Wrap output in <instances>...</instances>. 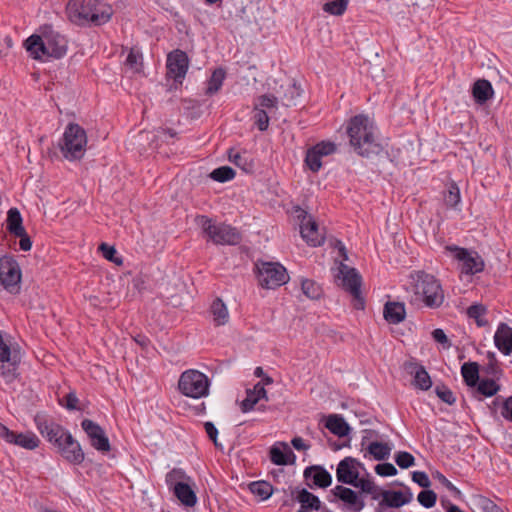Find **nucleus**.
<instances>
[{
	"label": "nucleus",
	"instance_id": "nucleus-28",
	"mask_svg": "<svg viewBox=\"0 0 512 512\" xmlns=\"http://www.w3.org/2000/svg\"><path fill=\"white\" fill-rule=\"evenodd\" d=\"M493 93V87L486 79H479L473 85L472 94L478 104L486 103L493 96Z\"/></svg>",
	"mask_w": 512,
	"mask_h": 512
},
{
	"label": "nucleus",
	"instance_id": "nucleus-52",
	"mask_svg": "<svg viewBox=\"0 0 512 512\" xmlns=\"http://www.w3.org/2000/svg\"><path fill=\"white\" fill-rule=\"evenodd\" d=\"M141 59L142 55L138 51L131 49L126 58V65L134 71L139 72L142 67V62L140 61Z\"/></svg>",
	"mask_w": 512,
	"mask_h": 512
},
{
	"label": "nucleus",
	"instance_id": "nucleus-44",
	"mask_svg": "<svg viewBox=\"0 0 512 512\" xmlns=\"http://www.w3.org/2000/svg\"><path fill=\"white\" fill-rule=\"evenodd\" d=\"M322 156L313 147L309 148L305 156V164L312 172H318L322 167Z\"/></svg>",
	"mask_w": 512,
	"mask_h": 512
},
{
	"label": "nucleus",
	"instance_id": "nucleus-11",
	"mask_svg": "<svg viewBox=\"0 0 512 512\" xmlns=\"http://www.w3.org/2000/svg\"><path fill=\"white\" fill-rule=\"evenodd\" d=\"M35 425L40 434L53 444L56 448L61 445L62 440L69 433L60 424L44 413H37L34 417Z\"/></svg>",
	"mask_w": 512,
	"mask_h": 512
},
{
	"label": "nucleus",
	"instance_id": "nucleus-55",
	"mask_svg": "<svg viewBox=\"0 0 512 512\" xmlns=\"http://www.w3.org/2000/svg\"><path fill=\"white\" fill-rule=\"evenodd\" d=\"M59 403L68 410H77L79 399L76 396L75 392H70L62 400H60Z\"/></svg>",
	"mask_w": 512,
	"mask_h": 512
},
{
	"label": "nucleus",
	"instance_id": "nucleus-46",
	"mask_svg": "<svg viewBox=\"0 0 512 512\" xmlns=\"http://www.w3.org/2000/svg\"><path fill=\"white\" fill-rule=\"evenodd\" d=\"M460 190L456 183H451L448 187L447 193L444 195V200L447 206L456 208L460 202Z\"/></svg>",
	"mask_w": 512,
	"mask_h": 512
},
{
	"label": "nucleus",
	"instance_id": "nucleus-57",
	"mask_svg": "<svg viewBox=\"0 0 512 512\" xmlns=\"http://www.w3.org/2000/svg\"><path fill=\"white\" fill-rule=\"evenodd\" d=\"M313 148L315 151L319 152L322 157L328 156L334 153L336 150V146L334 143L325 141L316 144L315 146H313Z\"/></svg>",
	"mask_w": 512,
	"mask_h": 512
},
{
	"label": "nucleus",
	"instance_id": "nucleus-7",
	"mask_svg": "<svg viewBox=\"0 0 512 512\" xmlns=\"http://www.w3.org/2000/svg\"><path fill=\"white\" fill-rule=\"evenodd\" d=\"M208 377L198 370L184 371L178 381L180 392L191 398H201L208 395L209 392Z\"/></svg>",
	"mask_w": 512,
	"mask_h": 512
},
{
	"label": "nucleus",
	"instance_id": "nucleus-58",
	"mask_svg": "<svg viewBox=\"0 0 512 512\" xmlns=\"http://www.w3.org/2000/svg\"><path fill=\"white\" fill-rule=\"evenodd\" d=\"M412 480L417 483L422 488H429L431 486V481L428 475L423 471H414L412 473Z\"/></svg>",
	"mask_w": 512,
	"mask_h": 512
},
{
	"label": "nucleus",
	"instance_id": "nucleus-9",
	"mask_svg": "<svg viewBox=\"0 0 512 512\" xmlns=\"http://www.w3.org/2000/svg\"><path fill=\"white\" fill-rule=\"evenodd\" d=\"M21 269L12 256L0 258V284L11 294L20 292Z\"/></svg>",
	"mask_w": 512,
	"mask_h": 512
},
{
	"label": "nucleus",
	"instance_id": "nucleus-63",
	"mask_svg": "<svg viewBox=\"0 0 512 512\" xmlns=\"http://www.w3.org/2000/svg\"><path fill=\"white\" fill-rule=\"evenodd\" d=\"M484 371L487 375L497 377L498 374L501 373V369L499 368L498 361L497 362H488L484 367Z\"/></svg>",
	"mask_w": 512,
	"mask_h": 512
},
{
	"label": "nucleus",
	"instance_id": "nucleus-53",
	"mask_svg": "<svg viewBox=\"0 0 512 512\" xmlns=\"http://www.w3.org/2000/svg\"><path fill=\"white\" fill-rule=\"evenodd\" d=\"M301 95V90L295 84H291L288 87L287 92L284 95V105L289 107L295 105V100Z\"/></svg>",
	"mask_w": 512,
	"mask_h": 512
},
{
	"label": "nucleus",
	"instance_id": "nucleus-3",
	"mask_svg": "<svg viewBox=\"0 0 512 512\" xmlns=\"http://www.w3.org/2000/svg\"><path fill=\"white\" fill-rule=\"evenodd\" d=\"M347 134L355 152L362 157H372L382 152L383 148L374 135V127L365 115L352 117L347 125Z\"/></svg>",
	"mask_w": 512,
	"mask_h": 512
},
{
	"label": "nucleus",
	"instance_id": "nucleus-43",
	"mask_svg": "<svg viewBox=\"0 0 512 512\" xmlns=\"http://www.w3.org/2000/svg\"><path fill=\"white\" fill-rule=\"evenodd\" d=\"M349 0H329L323 5V10L331 15L340 16L347 9Z\"/></svg>",
	"mask_w": 512,
	"mask_h": 512
},
{
	"label": "nucleus",
	"instance_id": "nucleus-31",
	"mask_svg": "<svg viewBox=\"0 0 512 512\" xmlns=\"http://www.w3.org/2000/svg\"><path fill=\"white\" fill-rule=\"evenodd\" d=\"M210 313L213 316L215 326H222L229 321V312L225 303L220 298H216L211 306Z\"/></svg>",
	"mask_w": 512,
	"mask_h": 512
},
{
	"label": "nucleus",
	"instance_id": "nucleus-54",
	"mask_svg": "<svg viewBox=\"0 0 512 512\" xmlns=\"http://www.w3.org/2000/svg\"><path fill=\"white\" fill-rule=\"evenodd\" d=\"M375 472L382 477L395 476L397 469L391 463H381L375 466Z\"/></svg>",
	"mask_w": 512,
	"mask_h": 512
},
{
	"label": "nucleus",
	"instance_id": "nucleus-59",
	"mask_svg": "<svg viewBox=\"0 0 512 512\" xmlns=\"http://www.w3.org/2000/svg\"><path fill=\"white\" fill-rule=\"evenodd\" d=\"M434 341L443 345L444 348L451 347V341L448 339L443 329L437 328L432 331Z\"/></svg>",
	"mask_w": 512,
	"mask_h": 512
},
{
	"label": "nucleus",
	"instance_id": "nucleus-8",
	"mask_svg": "<svg viewBox=\"0 0 512 512\" xmlns=\"http://www.w3.org/2000/svg\"><path fill=\"white\" fill-rule=\"evenodd\" d=\"M257 278L261 287L266 289H275L286 284L289 276L286 268L274 262H261L256 264Z\"/></svg>",
	"mask_w": 512,
	"mask_h": 512
},
{
	"label": "nucleus",
	"instance_id": "nucleus-47",
	"mask_svg": "<svg viewBox=\"0 0 512 512\" xmlns=\"http://www.w3.org/2000/svg\"><path fill=\"white\" fill-rule=\"evenodd\" d=\"M254 123L260 131H266L269 126L268 111L258 108V105L254 107Z\"/></svg>",
	"mask_w": 512,
	"mask_h": 512
},
{
	"label": "nucleus",
	"instance_id": "nucleus-36",
	"mask_svg": "<svg viewBox=\"0 0 512 512\" xmlns=\"http://www.w3.org/2000/svg\"><path fill=\"white\" fill-rule=\"evenodd\" d=\"M165 481L172 491L177 483L192 482V477L181 468H173L166 474Z\"/></svg>",
	"mask_w": 512,
	"mask_h": 512
},
{
	"label": "nucleus",
	"instance_id": "nucleus-6",
	"mask_svg": "<svg viewBox=\"0 0 512 512\" xmlns=\"http://www.w3.org/2000/svg\"><path fill=\"white\" fill-rule=\"evenodd\" d=\"M197 223L201 226L206 237L214 244L236 245L241 240L236 228L224 223L216 224L208 216H198Z\"/></svg>",
	"mask_w": 512,
	"mask_h": 512
},
{
	"label": "nucleus",
	"instance_id": "nucleus-2",
	"mask_svg": "<svg viewBox=\"0 0 512 512\" xmlns=\"http://www.w3.org/2000/svg\"><path fill=\"white\" fill-rule=\"evenodd\" d=\"M67 39L51 26H44L41 35L33 34L25 40L24 46L36 60L62 58L67 52Z\"/></svg>",
	"mask_w": 512,
	"mask_h": 512
},
{
	"label": "nucleus",
	"instance_id": "nucleus-18",
	"mask_svg": "<svg viewBox=\"0 0 512 512\" xmlns=\"http://www.w3.org/2000/svg\"><path fill=\"white\" fill-rule=\"evenodd\" d=\"M60 455L69 463L79 465L84 461V452L81 445L76 441L71 433H67L61 445L57 447Z\"/></svg>",
	"mask_w": 512,
	"mask_h": 512
},
{
	"label": "nucleus",
	"instance_id": "nucleus-48",
	"mask_svg": "<svg viewBox=\"0 0 512 512\" xmlns=\"http://www.w3.org/2000/svg\"><path fill=\"white\" fill-rule=\"evenodd\" d=\"M417 500L423 507L431 508L436 504L437 494L427 488L418 494Z\"/></svg>",
	"mask_w": 512,
	"mask_h": 512
},
{
	"label": "nucleus",
	"instance_id": "nucleus-64",
	"mask_svg": "<svg viewBox=\"0 0 512 512\" xmlns=\"http://www.w3.org/2000/svg\"><path fill=\"white\" fill-rule=\"evenodd\" d=\"M291 444L298 451H302V450L305 451V450H308L310 448V445L306 444L304 442V440L301 437H298V436L294 437L291 440Z\"/></svg>",
	"mask_w": 512,
	"mask_h": 512
},
{
	"label": "nucleus",
	"instance_id": "nucleus-17",
	"mask_svg": "<svg viewBox=\"0 0 512 512\" xmlns=\"http://www.w3.org/2000/svg\"><path fill=\"white\" fill-rule=\"evenodd\" d=\"M362 467V463L353 457H345L342 459L336 469V477L338 482L347 485H355L360 475L358 468Z\"/></svg>",
	"mask_w": 512,
	"mask_h": 512
},
{
	"label": "nucleus",
	"instance_id": "nucleus-4",
	"mask_svg": "<svg viewBox=\"0 0 512 512\" xmlns=\"http://www.w3.org/2000/svg\"><path fill=\"white\" fill-rule=\"evenodd\" d=\"M87 145L86 131L77 123H69L59 141V149L69 161L83 158Z\"/></svg>",
	"mask_w": 512,
	"mask_h": 512
},
{
	"label": "nucleus",
	"instance_id": "nucleus-32",
	"mask_svg": "<svg viewBox=\"0 0 512 512\" xmlns=\"http://www.w3.org/2000/svg\"><path fill=\"white\" fill-rule=\"evenodd\" d=\"M296 499L301 504V507L306 510L319 511L321 509L320 499L305 488L298 491Z\"/></svg>",
	"mask_w": 512,
	"mask_h": 512
},
{
	"label": "nucleus",
	"instance_id": "nucleus-21",
	"mask_svg": "<svg viewBox=\"0 0 512 512\" xmlns=\"http://www.w3.org/2000/svg\"><path fill=\"white\" fill-rule=\"evenodd\" d=\"M494 343L504 355L512 354V327L506 323H500L494 335Z\"/></svg>",
	"mask_w": 512,
	"mask_h": 512
},
{
	"label": "nucleus",
	"instance_id": "nucleus-51",
	"mask_svg": "<svg viewBox=\"0 0 512 512\" xmlns=\"http://www.w3.org/2000/svg\"><path fill=\"white\" fill-rule=\"evenodd\" d=\"M435 393L443 402L448 405H453L456 402L454 393L445 385L436 386Z\"/></svg>",
	"mask_w": 512,
	"mask_h": 512
},
{
	"label": "nucleus",
	"instance_id": "nucleus-22",
	"mask_svg": "<svg viewBox=\"0 0 512 512\" xmlns=\"http://www.w3.org/2000/svg\"><path fill=\"white\" fill-rule=\"evenodd\" d=\"M270 460L275 465L283 466L294 464L296 456L287 443L279 442L270 449Z\"/></svg>",
	"mask_w": 512,
	"mask_h": 512
},
{
	"label": "nucleus",
	"instance_id": "nucleus-26",
	"mask_svg": "<svg viewBox=\"0 0 512 512\" xmlns=\"http://www.w3.org/2000/svg\"><path fill=\"white\" fill-rule=\"evenodd\" d=\"M472 396L481 401L483 397H492L500 390V385L494 379H481L475 387H472Z\"/></svg>",
	"mask_w": 512,
	"mask_h": 512
},
{
	"label": "nucleus",
	"instance_id": "nucleus-39",
	"mask_svg": "<svg viewBox=\"0 0 512 512\" xmlns=\"http://www.w3.org/2000/svg\"><path fill=\"white\" fill-rule=\"evenodd\" d=\"M487 313V308L483 304H473L468 307L467 315L469 318L476 321L477 326L484 327L488 324V321L484 318Z\"/></svg>",
	"mask_w": 512,
	"mask_h": 512
},
{
	"label": "nucleus",
	"instance_id": "nucleus-24",
	"mask_svg": "<svg viewBox=\"0 0 512 512\" xmlns=\"http://www.w3.org/2000/svg\"><path fill=\"white\" fill-rule=\"evenodd\" d=\"M265 399L268 400L267 391L263 387L262 383H257L253 387V389H247L246 397L241 402V411L243 413H247L253 410L254 406L259 402V400Z\"/></svg>",
	"mask_w": 512,
	"mask_h": 512
},
{
	"label": "nucleus",
	"instance_id": "nucleus-23",
	"mask_svg": "<svg viewBox=\"0 0 512 512\" xmlns=\"http://www.w3.org/2000/svg\"><path fill=\"white\" fill-rule=\"evenodd\" d=\"M303 475L305 479H309L312 476L313 484L319 488H327L332 483L331 474L322 466L313 465L306 467Z\"/></svg>",
	"mask_w": 512,
	"mask_h": 512
},
{
	"label": "nucleus",
	"instance_id": "nucleus-61",
	"mask_svg": "<svg viewBox=\"0 0 512 512\" xmlns=\"http://www.w3.org/2000/svg\"><path fill=\"white\" fill-rule=\"evenodd\" d=\"M204 428H205V431H206L209 439L213 441V443L216 447H218L219 446L218 441H217L218 430H217L216 426L212 422L208 421V422H205Z\"/></svg>",
	"mask_w": 512,
	"mask_h": 512
},
{
	"label": "nucleus",
	"instance_id": "nucleus-12",
	"mask_svg": "<svg viewBox=\"0 0 512 512\" xmlns=\"http://www.w3.org/2000/svg\"><path fill=\"white\" fill-rule=\"evenodd\" d=\"M446 249L461 263L463 273L474 275L484 270V261L477 252H470L458 246H447Z\"/></svg>",
	"mask_w": 512,
	"mask_h": 512
},
{
	"label": "nucleus",
	"instance_id": "nucleus-30",
	"mask_svg": "<svg viewBox=\"0 0 512 512\" xmlns=\"http://www.w3.org/2000/svg\"><path fill=\"white\" fill-rule=\"evenodd\" d=\"M228 159L246 173H250L254 170V162L246 152L241 153L234 148H230L228 150Z\"/></svg>",
	"mask_w": 512,
	"mask_h": 512
},
{
	"label": "nucleus",
	"instance_id": "nucleus-56",
	"mask_svg": "<svg viewBox=\"0 0 512 512\" xmlns=\"http://www.w3.org/2000/svg\"><path fill=\"white\" fill-rule=\"evenodd\" d=\"M352 486L356 487V488H360L363 492L370 493V494L374 493L376 490V485L372 480L359 478V477H358V480L355 481V485H352Z\"/></svg>",
	"mask_w": 512,
	"mask_h": 512
},
{
	"label": "nucleus",
	"instance_id": "nucleus-25",
	"mask_svg": "<svg viewBox=\"0 0 512 512\" xmlns=\"http://www.w3.org/2000/svg\"><path fill=\"white\" fill-rule=\"evenodd\" d=\"M384 319L390 324H399L406 317L405 304L402 302L388 301L383 308Z\"/></svg>",
	"mask_w": 512,
	"mask_h": 512
},
{
	"label": "nucleus",
	"instance_id": "nucleus-1",
	"mask_svg": "<svg viewBox=\"0 0 512 512\" xmlns=\"http://www.w3.org/2000/svg\"><path fill=\"white\" fill-rule=\"evenodd\" d=\"M66 14L69 21L77 26H102L111 20L114 10L102 0H69Z\"/></svg>",
	"mask_w": 512,
	"mask_h": 512
},
{
	"label": "nucleus",
	"instance_id": "nucleus-14",
	"mask_svg": "<svg viewBox=\"0 0 512 512\" xmlns=\"http://www.w3.org/2000/svg\"><path fill=\"white\" fill-rule=\"evenodd\" d=\"M297 218L301 221L300 233L303 239L311 246H320L324 237L319 232L318 224L308 216L307 212L300 207L295 210Z\"/></svg>",
	"mask_w": 512,
	"mask_h": 512
},
{
	"label": "nucleus",
	"instance_id": "nucleus-33",
	"mask_svg": "<svg viewBox=\"0 0 512 512\" xmlns=\"http://www.w3.org/2000/svg\"><path fill=\"white\" fill-rule=\"evenodd\" d=\"M464 382L469 387H475L479 379V365L476 362L464 363L461 367Z\"/></svg>",
	"mask_w": 512,
	"mask_h": 512
},
{
	"label": "nucleus",
	"instance_id": "nucleus-15",
	"mask_svg": "<svg viewBox=\"0 0 512 512\" xmlns=\"http://www.w3.org/2000/svg\"><path fill=\"white\" fill-rule=\"evenodd\" d=\"M0 438L6 442L18 445L27 450H34L40 444V439L33 432L17 433L0 422Z\"/></svg>",
	"mask_w": 512,
	"mask_h": 512
},
{
	"label": "nucleus",
	"instance_id": "nucleus-50",
	"mask_svg": "<svg viewBox=\"0 0 512 512\" xmlns=\"http://www.w3.org/2000/svg\"><path fill=\"white\" fill-rule=\"evenodd\" d=\"M395 462L400 468L407 469L415 464V458L409 452L400 451L395 455Z\"/></svg>",
	"mask_w": 512,
	"mask_h": 512
},
{
	"label": "nucleus",
	"instance_id": "nucleus-45",
	"mask_svg": "<svg viewBox=\"0 0 512 512\" xmlns=\"http://www.w3.org/2000/svg\"><path fill=\"white\" fill-rule=\"evenodd\" d=\"M99 250L102 252V255L108 261L120 266L123 264L122 257L117 255V251L114 246H110L107 243H101L99 246Z\"/></svg>",
	"mask_w": 512,
	"mask_h": 512
},
{
	"label": "nucleus",
	"instance_id": "nucleus-62",
	"mask_svg": "<svg viewBox=\"0 0 512 512\" xmlns=\"http://www.w3.org/2000/svg\"><path fill=\"white\" fill-rule=\"evenodd\" d=\"M20 238L19 240V247L22 251H29L32 248V241L27 234L26 230L20 235L17 236Z\"/></svg>",
	"mask_w": 512,
	"mask_h": 512
},
{
	"label": "nucleus",
	"instance_id": "nucleus-60",
	"mask_svg": "<svg viewBox=\"0 0 512 512\" xmlns=\"http://www.w3.org/2000/svg\"><path fill=\"white\" fill-rule=\"evenodd\" d=\"M501 416L506 420L512 421V396L502 401Z\"/></svg>",
	"mask_w": 512,
	"mask_h": 512
},
{
	"label": "nucleus",
	"instance_id": "nucleus-37",
	"mask_svg": "<svg viewBox=\"0 0 512 512\" xmlns=\"http://www.w3.org/2000/svg\"><path fill=\"white\" fill-rule=\"evenodd\" d=\"M226 77V72L223 68H217L213 71L210 79L208 80V83H207V88H206V95H214L215 93H217L222 84H223V81Z\"/></svg>",
	"mask_w": 512,
	"mask_h": 512
},
{
	"label": "nucleus",
	"instance_id": "nucleus-29",
	"mask_svg": "<svg viewBox=\"0 0 512 512\" xmlns=\"http://www.w3.org/2000/svg\"><path fill=\"white\" fill-rule=\"evenodd\" d=\"M6 229L13 236H20L25 231L21 213L15 207L7 212Z\"/></svg>",
	"mask_w": 512,
	"mask_h": 512
},
{
	"label": "nucleus",
	"instance_id": "nucleus-40",
	"mask_svg": "<svg viewBox=\"0 0 512 512\" xmlns=\"http://www.w3.org/2000/svg\"><path fill=\"white\" fill-rule=\"evenodd\" d=\"M301 289L303 293L312 300L319 299L323 292L321 286L310 279L302 280Z\"/></svg>",
	"mask_w": 512,
	"mask_h": 512
},
{
	"label": "nucleus",
	"instance_id": "nucleus-27",
	"mask_svg": "<svg viewBox=\"0 0 512 512\" xmlns=\"http://www.w3.org/2000/svg\"><path fill=\"white\" fill-rule=\"evenodd\" d=\"M325 427L338 437L347 436L350 432V426L345 419L338 414H331L327 417Z\"/></svg>",
	"mask_w": 512,
	"mask_h": 512
},
{
	"label": "nucleus",
	"instance_id": "nucleus-38",
	"mask_svg": "<svg viewBox=\"0 0 512 512\" xmlns=\"http://www.w3.org/2000/svg\"><path fill=\"white\" fill-rule=\"evenodd\" d=\"M367 452L378 461L386 460L390 456L391 448L387 443L371 442L367 447Z\"/></svg>",
	"mask_w": 512,
	"mask_h": 512
},
{
	"label": "nucleus",
	"instance_id": "nucleus-16",
	"mask_svg": "<svg viewBox=\"0 0 512 512\" xmlns=\"http://www.w3.org/2000/svg\"><path fill=\"white\" fill-rule=\"evenodd\" d=\"M81 427L90 439L91 446L96 450L106 453L111 449L108 437L103 428L90 419H84Z\"/></svg>",
	"mask_w": 512,
	"mask_h": 512
},
{
	"label": "nucleus",
	"instance_id": "nucleus-13",
	"mask_svg": "<svg viewBox=\"0 0 512 512\" xmlns=\"http://www.w3.org/2000/svg\"><path fill=\"white\" fill-rule=\"evenodd\" d=\"M167 75L177 83H182L189 68V58L186 52L175 49L167 55Z\"/></svg>",
	"mask_w": 512,
	"mask_h": 512
},
{
	"label": "nucleus",
	"instance_id": "nucleus-41",
	"mask_svg": "<svg viewBox=\"0 0 512 512\" xmlns=\"http://www.w3.org/2000/svg\"><path fill=\"white\" fill-rule=\"evenodd\" d=\"M235 170L231 168L230 166H221L216 169H214L210 173L211 179L214 181L224 183L229 180H232L235 177Z\"/></svg>",
	"mask_w": 512,
	"mask_h": 512
},
{
	"label": "nucleus",
	"instance_id": "nucleus-20",
	"mask_svg": "<svg viewBox=\"0 0 512 512\" xmlns=\"http://www.w3.org/2000/svg\"><path fill=\"white\" fill-rule=\"evenodd\" d=\"M194 487L195 481L192 479V482L177 483L172 492L182 505L194 507L197 504V495Z\"/></svg>",
	"mask_w": 512,
	"mask_h": 512
},
{
	"label": "nucleus",
	"instance_id": "nucleus-19",
	"mask_svg": "<svg viewBox=\"0 0 512 512\" xmlns=\"http://www.w3.org/2000/svg\"><path fill=\"white\" fill-rule=\"evenodd\" d=\"M381 496L382 501L380 502V505L391 508H399L410 503L413 499V494L408 487H406L404 492L384 490L381 492Z\"/></svg>",
	"mask_w": 512,
	"mask_h": 512
},
{
	"label": "nucleus",
	"instance_id": "nucleus-49",
	"mask_svg": "<svg viewBox=\"0 0 512 512\" xmlns=\"http://www.w3.org/2000/svg\"><path fill=\"white\" fill-rule=\"evenodd\" d=\"M278 100L274 95H261L257 99L258 108H262L268 112H271L273 109H277Z\"/></svg>",
	"mask_w": 512,
	"mask_h": 512
},
{
	"label": "nucleus",
	"instance_id": "nucleus-35",
	"mask_svg": "<svg viewBox=\"0 0 512 512\" xmlns=\"http://www.w3.org/2000/svg\"><path fill=\"white\" fill-rule=\"evenodd\" d=\"M414 367V385L421 390H428L432 386L431 378L422 365L411 364Z\"/></svg>",
	"mask_w": 512,
	"mask_h": 512
},
{
	"label": "nucleus",
	"instance_id": "nucleus-10",
	"mask_svg": "<svg viewBox=\"0 0 512 512\" xmlns=\"http://www.w3.org/2000/svg\"><path fill=\"white\" fill-rule=\"evenodd\" d=\"M341 279V286L349 292L354 300V307L356 309L364 308V298L361 295L362 277L355 268H351L345 264L339 267V276Z\"/></svg>",
	"mask_w": 512,
	"mask_h": 512
},
{
	"label": "nucleus",
	"instance_id": "nucleus-34",
	"mask_svg": "<svg viewBox=\"0 0 512 512\" xmlns=\"http://www.w3.org/2000/svg\"><path fill=\"white\" fill-rule=\"evenodd\" d=\"M250 492L260 497L261 500H267L274 492L273 486L264 480L253 481L248 485Z\"/></svg>",
	"mask_w": 512,
	"mask_h": 512
},
{
	"label": "nucleus",
	"instance_id": "nucleus-42",
	"mask_svg": "<svg viewBox=\"0 0 512 512\" xmlns=\"http://www.w3.org/2000/svg\"><path fill=\"white\" fill-rule=\"evenodd\" d=\"M341 500L344 503L353 507V510L355 512L361 511L365 506V503L363 502V500H361L358 497L357 493L354 490H352L351 488H346V491L344 492Z\"/></svg>",
	"mask_w": 512,
	"mask_h": 512
},
{
	"label": "nucleus",
	"instance_id": "nucleus-5",
	"mask_svg": "<svg viewBox=\"0 0 512 512\" xmlns=\"http://www.w3.org/2000/svg\"><path fill=\"white\" fill-rule=\"evenodd\" d=\"M415 294L421 295L426 306L439 307L444 300L441 285L431 274L424 271H416L411 274Z\"/></svg>",
	"mask_w": 512,
	"mask_h": 512
}]
</instances>
